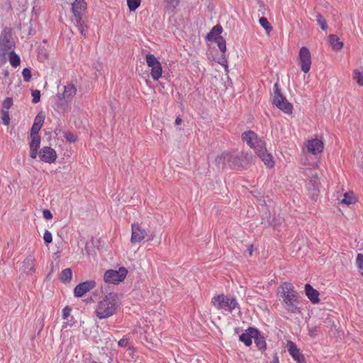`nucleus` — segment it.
<instances>
[{
	"instance_id": "obj_1",
	"label": "nucleus",
	"mask_w": 363,
	"mask_h": 363,
	"mask_svg": "<svg viewBox=\"0 0 363 363\" xmlns=\"http://www.w3.org/2000/svg\"><path fill=\"white\" fill-rule=\"evenodd\" d=\"M120 306L116 294L109 293L97 303L95 313L99 319H106L114 315Z\"/></svg>"
},
{
	"instance_id": "obj_2",
	"label": "nucleus",
	"mask_w": 363,
	"mask_h": 363,
	"mask_svg": "<svg viewBox=\"0 0 363 363\" xmlns=\"http://www.w3.org/2000/svg\"><path fill=\"white\" fill-rule=\"evenodd\" d=\"M283 301L285 308L294 313L298 308V294L294 290L291 284L285 282L281 285Z\"/></svg>"
},
{
	"instance_id": "obj_3",
	"label": "nucleus",
	"mask_w": 363,
	"mask_h": 363,
	"mask_svg": "<svg viewBox=\"0 0 363 363\" xmlns=\"http://www.w3.org/2000/svg\"><path fill=\"white\" fill-rule=\"evenodd\" d=\"M211 303L216 309L228 313H232L235 308H239L237 299L232 296L217 295L213 297Z\"/></svg>"
},
{
	"instance_id": "obj_4",
	"label": "nucleus",
	"mask_w": 363,
	"mask_h": 363,
	"mask_svg": "<svg viewBox=\"0 0 363 363\" xmlns=\"http://www.w3.org/2000/svg\"><path fill=\"white\" fill-rule=\"evenodd\" d=\"M273 104L286 113H291L292 112L293 106L281 94L277 83L274 85Z\"/></svg>"
},
{
	"instance_id": "obj_5",
	"label": "nucleus",
	"mask_w": 363,
	"mask_h": 363,
	"mask_svg": "<svg viewBox=\"0 0 363 363\" xmlns=\"http://www.w3.org/2000/svg\"><path fill=\"white\" fill-rule=\"evenodd\" d=\"M128 270L123 267H120L118 270L108 269L106 271L104 275V280L108 284H118L126 277Z\"/></svg>"
},
{
	"instance_id": "obj_6",
	"label": "nucleus",
	"mask_w": 363,
	"mask_h": 363,
	"mask_svg": "<svg viewBox=\"0 0 363 363\" xmlns=\"http://www.w3.org/2000/svg\"><path fill=\"white\" fill-rule=\"evenodd\" d=\"M241 138L243 142L254 149L256 152L264 147L265 143L252 130L245 131L242 133Z\"/></svg>"
},
{
	"instance_id": "obj_7",
	"label": "nucleus",
	"mask_w": 363,
	"mask_h": 363,
	"mask_svg": "<svg viewBox=\"0 0 363 363\" xmlns=\"http://www.w3.org/2000/svg\"><path fill=\"white\" fill-rule=\"evenodd\" d=\"M148 67H151V77L155 81H157L162 76V68L161 63L152 54H147L145 57Z\"/></svg>"
},
{
	"instance_id": "obj_8",
	"label": "nucleus",
	"mask_w": 363,
	"mask_h": 363,
	"mask_svg": "<svg viewBox=\"0 0 363 363\" xmlns=\"http://www.w3.org/2000/svg\"><path fill=\"white\" fill-rule=\"evenodd\" d=\"M14 46L11 30L9 28H4L0 35V50L9 52Z\"/></svg>"
},
{
	"instance_id": "obj_9",
	"label": "nucleus",
	"mask_w": 363,
	"mask_h": 363,
	"mask_svg": "<svg viewBox=\"0 0 363 363\" xmlns=\"http://www.w3.org/2000/svg\"><path fill=\"white\" fill-rule=\"evenodd\" d=\"M298 60L301 70L304 73L309 72L311 65V57L309 50L306 47H301L298 52Z\"/></svg>"
},
{
	"instance_id": "obj_10",
	"label": "nucleus",
	"mask_w": 363,
	"mask_h": 363,
	"mask_svg": "<svg viewBox=\"0 0 363 363\" xmlns=\"http://www.w3.org/2000/svg\"><path fill=\"white\" fill-rule=\"evenodd\" d=\"M40 160L46 163H53L57 159L56 151L51 147H43L39 152Z\"/></svg>"
},
{
	"instance_id": "obj_11",
	"label": "nucleus",
	"mask_w": 363,
	"mask_h": 363,
	"mask_svg": "<svg viewBox=\"0 0 363 363\" xmlns=\"http://www.w3.org/2000/svg\"><path fill=\"white\" fill-rule=\"evenodd\" d=\"M96 281L94 280L86 281L77 285L74 289V295L75 297L79 298L85 294L95 288Z\"/></svg>"
},
{
	"instance_id": "obj_12",
	"label": "nucleus",
	"mask_w": 363,
	"mask_h": 363,
	"mask_svg": "<svg viewBox=\"0 0 363 363\" xmlns=\"http://www.w3.org/2000/svg\"><path fill=\"white\" fill-rule=\"evenodd\" d=\"M132 234L130 242L133 244L141 242L147 235L146 230L138 223H133L131 225Z\"/></svg>"
},
{
	"instance_id": "obj_13",
	"label": "nucleus",
	"mask_w": 363,
	"mask_h": 363,
	"mask_svg": "<svg viewBox=\"0 0 363 363\" xmlns=\"http://www.w3.org/2000/svg\"><path fill=\"white\" fill-rule=\"evenodd\" d=\"M286 347L291 357L298 363H306L305 357L294 342L287 341Z\"/></svg>"
},
{
	"instance_id": "obj_14",
	"label": "nucleus",
	"mask_w": 363,
	"mask_h": 363,
	"mask_svg": "<svg viewBox=\"0 0 363 363\" xmlns=\"http://www.w3.org/2000/svg\"><path fill=\"white\" fill-rule=\"evenodd\" d=\"M86 10V3L84 0H75L72 5V11L74 20L82 18V15Z\"/></svg>"
},
{
	"instance_id": "obj_15",
	"label": "nucleus",
	"mask_w": 363,
	"mask_h": 363,
	"mask_svg": "<svg viewBox=\"0 0 363 363\" xmlns=\"http://www.w3.org/2000/svg\"><path fill=\"white\" fill-rule=\"evenodd\" d=\"M255 334H257V329L250 327L240 335L239 340L247 347H249L252 345V339Z\"/></svg>"
},
{
	"instance_id": "obj_16",
	"label": "nucleus",
	"mask_w": 363,
	"mask_h": 363,
	"mask_svg": "<svg viewBox=\"0 0 363 363\" xmlns=\"http://www.w3.org/2000/svg\"><path fill=\"white\" fill-rule=\"evenodd\" d=\"M77 92V89L72 84H68L64 86V91L58 94L60 100L68 101L72 98Z\"/></svg>"
},
{
	"instance_id": "obj_17",
	"label": "nucleus",
	"mask_w": 363,
	"mask_h": 363,
	"mask_svg": "<svg viewBox=\"0 0 363 363\" xmlns=\"http://www.w3.org/2000/svg\"><path fill=\"white\" fill-rule=\"evenodd\" d=\"M257 154L268 167H272L274 166V162L273 157L270 153L267 152L266 145H264V147L261 148L260 150H258Z\"/></svg>"
},
{
	"instance_id": "obj_18",
	"label": "nucleus",
	"mask_w": 363,
	"mask_h": 363,
	"mask_svg": "<svg viewBox=\"0 0 363 363\" xmlns=\"http://www.w3.org/2000/svg\"><path fill=\"white\" fill-rule=\"evenodd\" d=\"M230 160V152H223L215 159V162L218 168L228 167V161Z\"/></svg>"
},
{
	"instance_id": "obj_19",
	"label": "nucleus",
	"mask_w": 363,
	"mask_h": 363,
	"mask_svg": "<svg viewBox=\"0 0 363 363\" xmlns=\"http://www.w3.org/2000/svg\"><path fill=\"white\" fill-rule=\"evenodd\" d=\"M243 160L238 154L230 153V160L228 161V167L231 169H238L243 166Z\"/></svg>"
},
{
	"instance_id": "obj_20",
	"label": "nucleus",
	"mask_w": 363,
	"mask_h": 363,
	"mask_svg": "<svg viewBox=\"0 0 363 363\" xmlns=\"http://www.w3.org/2000/svg\"><path fill=\"white\" fill-rule=\"evenodd\" d=\"M44 120L45 117L43 116H41L40 114L37 115L35 118L34 123L31 127L30 134L38 135V133L43 125Z\"/></svg>"
},
{
	"instance_id": "obj_21",
	"label": "nucleus",
	"mask_w": 363,
	"mask_h": 363,
	"mask_svg": "<svg viewBox=\"0 0 363 363\" xmlns=\"http://www.w3.org/2000/svg\"><path fill=\"white\" fill-rule=\"evenodd\" d=\"M222 31V26L216 25L213 26L211 30L207 34L206 38L210 41H214L217 40V38H222V36H220Z\"/></svg>"
},
{
	"instance_id": "obj_22",
	"label": "nucleus",
	"mask_w": 363,
	"mask_h": 363,
	"mask_svg": "<svg viewBox=\"0 0 363 363\" xmlns=\"http://www.w3.org/2000/svg\"><path fill=\"white\" fill-rule=\"evenodd\" d=\"M305 293L312 303H318V291L314 289L309 284L305 285Z\"/></svg>"
},
{
	"instance_id": "obj_23",
	"label": "nucleus",
	"mask_w": 363,
	"mask_h": 363,
	"mask_svg": "<svg viewBox=\"0 0 363 363\" xmlns=\"http://www.w3.org/2000/svg\"><path fill=\"white\" fill-rule=\"evenodd\" d=\"M257 333L253 335L252 339H254L255 343L259 350H264L267 347L265 338L257 329Z\"/></svg>"
},
{
	"instance_id": "obj_24",
	"label": "nucleus",
	"mask_w": 363,
	"mask_h": 363,
	"mask_svg": "<svg viewBox=\"0 0 363 363\" xmlns=\"http://www.w3.org/2000/svg\"><path fill=\"white\" fill-rule=\"evenodd\" d=\"M328 43L334 50H340L343 47V43L341 42L336 35H330L328 38Z\"/></svg>"
},
{
	"instance_id": "obj_25",
	"label": "nucleus",
	"mask_w": 363,
	"mask_h": 363,
	"mask_svg": "<svg viewBox=\"0 0 363 363\" xmlns=\"http://www.w3.org/2000/svg\"><path fill=\"white\" fill-rule=\"evenodd\" d=\"M307 189L311 196V198L315 201V191L317 190V177L315 176L313 177L307 183Z\"/></svg>"
},
{
	"instance_id": "obj_26",
	"label": "nucleus",
	"mask_w": 363,
	"mask_h": 363,
	"mask_svg": "<svg viewBox=\"0 0 363 363\" xmlns=\"http://www.w3.org/2000/svg\"><path fill=\"white\" fill-rule=\"evenodd\" d=\"M353 79L359 86H363V66L353 70Z\"/></svg>"
},
{
	"instance_id": "obj_27",
	"label": "nucleus",
	"mask_w": 363,
	"mask_h": 363,
	"mask_svg": "<svg viewBox=\"0 0 363 363\" xmlns=\"http://www.w3.org/2000/svg\"><path fill=\"white\" fill-rule=\"evenodd\" d=\"M180 1L181 0H164L165 10L169 13L174 12L179 6Z\"/></svg>"
},
{
	"instance_id": "obj_28",
	"label": "nucleus",
	"mask_w": 363,
	"mask_h": 363,
	"mask_svg": "<svg viewBox=\"0 0 363 363\" xmlns=\"http://www.w3.org/2000/svg\"><path fill=\"white\" fill-rule=\"evenodd\" d=\"M34 262L35 259L33 256H28L25 259L23 266L25 267V270H26L28 273H33L35 271Z\"/></svg>"
},
{
	"instance_id": "obj_29",
	"label": "nucleus",
	"mask_w": 363,
	"mask_h": 363,
	"mask_svg": "<svg viewBox=\"0 0 363 363\" xmlns=\"http://www.w3.org/2000/svg\"><path fill=\"white\" fill-rule=\"evenodd\" d=\"M75 25L78 28V30L82 34V35L85 38L86 36V34L88 33V27L83 21L82 18H79L74 20Z\"/></svg>"
},
{
	"instance_id": "obj_30",
	"label": "nucleus",
	"mask_w": 363,
	"mask_h": 363,
	"mask_svg": "<svg viewBox=\"0 0 363 363\" xmlns=\"http://www.w3.org/2000/svg\"><path fill=\"white\" fill-rule=\"evenodd\" d=\"M356 198L352 192H346L343 194V198L340 200V203L347 206L354 203Z\"/></svg>"
},
{
	"instance_id": "obj_31",
	"label": "nucleus",
	"mask_w": 363,
	"mask_h": 363,
	"mask_svg": "<svg viewBox=\"0 0 363 363\" xmlns=\"http://www.w3.org/2000/svg\"><path fill=\"white\" fill-rule=\"evenodd\" d=\"M30 141L29 143L30 149H39L41 142V138L39 135L30 134Z\"/></svg>"
},
{
	"instance_id": "obj_32",
	"label": "nucleus",
	"mask_w": 363,
	"mask_h": 363,
	"mask_svg": "<svg viewBox=\"0 0 363 363\" xmlns=\"http://www.w3.org/2000/svg\"><path fill=\"white\" fill-rule=\"evenodd\" d=\"M9 60L11 65L13 67H17L21 62L20 57L14 51L9 52Z\"/></svg>"
},
{
	"instance_id": "obj_33",
	"label": "nucleus",
	"mask_w": 363,
	"mask_h": 363,
	"mask_svg": "<svg viewBox=\"0 0 363 363\" xmlns=\"http://www.w3.org/2000/svg\"><path fill=\"white\" fill-rule=\"evenodd\" d=\"M72 272L70 268L63 269L60 276V279L63 282H69L72 280Z\"/></svg>"
},
{
	"instance_id": "obj_34",
	"label": "nucleus",
	"mask_w": 363,
	"mask_h": 363,
	"mask_svg": "<svg viewBox=\"0 0 363 363\" xmlns=\"http://www.w3.org/2000/svg\"><path fill=\"white\" fill-rule=\"evenodd\" d=\"M307 150L310 153H311L314 155H315L317 154V150H318V139L317 138L312 139V140L308 141Z\"/></svg>"
},
{
	"instance_id": "obj_35",
	"label": "nucleus",
	"mask_w": 363,
	"mask_h": 363,
	"mask_svg": "<svg viewBox=\"0 0 363 363\" xmlns=\"http://www.w3.org/2000/svg\"><path fill=\"white\" fill-rule=\"evenodd\" d=\"M355 265L358 269L359 273L363 277V255L361 253L357 254L355 260Z\"/></svg>"
},
{
	"instance_id": "obj_36",
	"label": "nucleus",
	"mask_w": 363,
	"mask_h": 363,
	"mask_svg": "<svg viewBox=\"0 0 363 363\" xmlns=\"http://www.w3.org/2000/svg\"><path fill=\"white\" fill-rule=\"evenodd\" d=\"M127 5L130 11H134L140 6V0H127Z\"/></svg>"
},
{
	"instance_id": "obj_37",
	"label": "nucleus",
	"mask_w": 363,
	"mask_h": 363,
	"mask_svg": "<svg viewBox=\"0 0 363 363\" xmlns=\"http://www.w3.org/2000/svg\"><path fill=\"white\" fill-rule=\"evenodd\" d=\"M259 24L261 25V26L263 28H264V30L267 33H269V31L272 30V28L270 26V23H269V21H268L267 18H265V17L260 18L259 20Z\"/></svg>"
},
{
	"instance_id": "obj_38",
	"label": "nucleus",
	"mask_w": 363,
	"mask_h": 363,
	"mask_svg": "<svg viewBox=\"0 0 363 363\" xmlns=\"http://www.w3.org/2000/svg\"><path fill=\"white\" fill-rule=\"evenodd\" d=\"M213 42L217 43L218 48L223 53H224L225 52V50H226L225 40L223 37L217 38V40H214Z\"/></svg>"
},
{
	"instance_id": "obj_39",
	"label": "nucleus",
	"mask_w": 363,
	"mask_h": 363,
	"mask_svg": "<svg viewBox=\"0 0 363 363\" xmlns=\"http://www.w3.org/2000/svg\"><path fill=\"white\" fill-rule=\"evenodd\" d=\"M1 118L4 125H8L10 123V116L9 111L1 110Z\"/></svg>"
},
{
	"instance_id": "obj_40",
	"label": "nucleus",
	"mask_w": 363,
	"mask_h": 363,
	"mask_svg": "<svg viewBox=\"0 0 363 363\" xmlns=\"http://www.w3.org/2000/svg\"><path fill=\"white\" fill-rule=\"evenodd\" d=\"M12 105H13L12 98L7 97L3 101L1 110L9 111Z\"/></svg>"
},
{
	"instance_id": "obj_41",
	"label": "nucleus",
	"mask_w": 363,
	"mask_h": 363,
	"mask_svg": "<svg viewBox=\"0 0 363 363\" xmlns=\"http://www.w3.org/2000/svg\"><path fill=\"white\" fill-rule=\"evenodd\" d=\"M22 76L25 82H29L31 79V72L28 68H24L22 71Z\"/></svg>"
},
{
	"instance_id": "obj_42",
	"label": "nucleus",
	"mask_w": 363,
	"mask_h": 363,
	"mask_svg": "<svg viewBox=\"0 0 363 363\" xmlns=\"http://www.w3.org/2000/svg\"><path fill=\"white\" fill-rule=\"evenodd\" d=\"M32 96H33V103L37 104L40 100V91L39 90H33L31 92Z\"/></svg>"
},
{
	"instance_id": "obj_43",
	"label": "nucleus",
	"mask_w": 363,
	"mask_h": 363,
	"mask_svg": "<svg viewBox=\"0 0 363 363\" xmlns=\"http://www.w3.org/2000/svg\"><path fill=\"white\" fill-rule=\"evenodd\" d=\"M43 239L45 242V244L48 245L52 242V233L46 230L43 235Z\"/></svg>"
},
{
	"instance_id": "obj_44",
	"label": "nucleus",
	"mask_w": 363,
	"mask_h": 363,
	"mask_svg": "<svg viewBox=\"0 0 363 363\" xmlns=\"http://www.w3.org/2000/svg\"><path fill=\"white\" fill-rule=\"evenodd\" d=\"M65 138L67 141L70 142V143H74L77 140V135H75L74 133H70V132L66 133L65 134Z\"/></svg>"
},
{
	"instance_id": "obj_45",
	"label": "nucleus",
	"mask_w": 363,
	"mask_h": 363,
	"mask_svg": "<svg viewBox=\"0 0 363 363\" xmlns=\"http://www.w3.org/2000/svg\"><path fill=\"white\" fill-rule=\"evenodd\" d=\"M319 26H320L323 30H327L328 28V24L325 18L320 15H319Z\"/></svg>"
},
{
	"instance_id": "obj_46",
	"label": "nucleus",
	"mask_w": 363,
	"mask_h": 363,
	"mask_svg": "<svg viewBox=\"0 0 363 363\" xmlns=\"http://www.w3.org/2000/svg\"><path fill=\"white\" fill-rule=\"evenodd\" d=\"M71 308L69 306H65L62 309V317L64 319H67L68 316L70 315Z\"/></svg>"
},
{
	"instance_id": "obj_47",
	"label": "nucleus",
	"mask_w": 363,
	"mask_h": 363,
	"mask_svg": "<svg viewBox=\"0 0 363 363\" xmlns=\"http://www.w3.org/2000/svg\"><path fill=\"white\" fill-rule=\"evenodd\" d=\"M118 345L121 347H125L128 345V340L123 337L118 341Z\"/></svg>"
},
{
	"instance_id": "obj_48",
	"label": "nucleus",
	"mask_w": 363,
	"mask_h": 363,
	"mask_svg": "<svg viewBox=\"0 0 363 363\" xmlns=\"http://www.w3.org/2000/svg\"><path fill=\"white\" fill-rule=\"evenodd\" d=\"M43 217L47 220H50L52 218V213L48 209H45L43 211Z\"/></svg>"
},
{
	"instance_id": "obj_49",
	"label": "nucleus",
	"mask_w": 363,
	"mask_h": 363,
	"mask_svg": "<svg viewBox=\"0 0 363 363\" xmlns=\"http://www.w3.org/2000/svg\"><path fill=\"white\" fill-rule=\"evenodd\" d=\"M7 52H4V51H1V52H0V65H2L6 62V55Z\"/></svg>"
},
{
	"instance_id": "obj_50",
	"label": "nucleus",
	"mask_w": 363,
	"mask_h": 363,
	"mask_svg": "<svg viewBox=\"0 0 363 363\" xmlns=\"http://www.w3.org/2000/svg\"><path fill=\"white\" fill-rule=\"evenodd\" d=\"M38 149H30V157L33 159H36L38 156Z\"/></svg>"
},
{
	"instance_id": "obj_51",
	"label": "nucleus",
	"mask_w": 363,
	"mask_h": 363,
	"mask_svg": "<svg viewBox=\"0 0 363 363\" xmlns=\"http://www.w3.org/2000/svg\"><path fill=\"white\" fill-rule=\"evenodd\" d=\"M318 147H319V152H322L324 147H323V143L320 138H319Z\"/></svg>"
},
{
	"instance_id": "obj_52",
	"label": "nucleus",
	"mask_w": 363,
	"mask_h": 363,
	"mask_svg": "<svg viewBox=\"0 0 363 363\" xmlns=\"http://www.w3.org/2000/svg\"><path fill=\"white\" fill-rule=\"evenodd\" d=\"M267 223H268V224H269V225H272V226H273L274 228H277V223L274 222V219H273L272 221L268 220V221H267Z\"/></svg>"
},
{
	"instance_id": "obj_53",
	"label": "nucleus",
	"mask_w": 363,
	"mask_h": 363,
	"mask_svg": "<svg viewBox=\"0 0 363 363\" xmlns=\"http://www.w3.org/2000/svg\"><path fill=\"white\" fill-rule=\"evenodd\" d=\"M272 363H279V357L277 354H274L273 357Z\"/></svg>"
},
{
	"instance_id": "obj_54",
	"label": "nucleus",
	"mask_w": 363,
	"mask_h": 363,
	"mask_svg": "<svg viewBox=\"0 0 363 363\" xmlns=\"http://www.w3.org/2000/svg\"><path fill=\"white\" fill-rule=\"evenodd\" d=\"M182 123V119L179 117H177L175 120L176 125H180Z\"/></svg>"
},
{
	"instance_id": "obj_55",
	"label": "nucleus",
	"mask_w": 363,
	"mask_h": 363,
	"mask_svg": "<svg viewBox=\"0 0 363 363\" xmlns=\"http://www.w3.org/2000/svg\"><path fill=\"white\" fill-rule=\"evenodd\" d=\"M86 363H97L96 361H94V360H91V359H89L86 362Z\"/></svg>"
},
{
	"instance_id": "obj_56",
	"label": "nucleus",
	"mask_w": 363,
	"mask_h": 363,
	"mask_svg": "<svg viewBox=\"0 0 363 363\" xmlns=\"http://www.w3.org/2000/svg\"><path fill=\"white\" fill-rule=\"evenodd\" d=\"M310 335H311V336H313V331H312V330H310Z\"/></svg>"
}]
</instances>
